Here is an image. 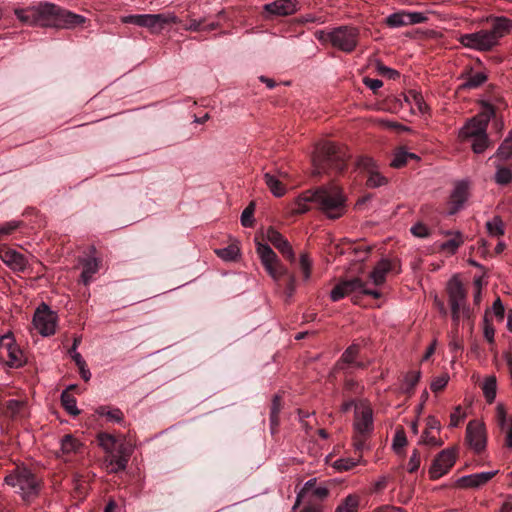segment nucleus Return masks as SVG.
Returning <instances> with one entry per match:
<instances>
[{
	"instance_id": "9b49d317",
	"label": "nucleus",
	"mask_w": 512,
	"mask_h": 512,
	"mask_svg": "<svg viewBox=\"0 0 512 512\" xmlns=\"http://www.w3.org/2000/svg\"><path fill=\"white\" fill-rule=\"evenodd\" d=\"M0 361L11 368H19L26 363L25 356L12 334L0 337Z\"/></svg>"
},
{
	"instance_id": "f03ea898",
	"label": "nucleus",
	"mask_w": 512,
	"mask_h": 512,
	"mask_svg": "<svg viewBox=\"0 0 512 512\" xmlns=\"http://www.w3.org/2000/svg\"><path fill=\"white\" fill-rule=\"evenodd\" d=\"M512 30V20L506 17L491 19L490 29H482L474 33L463 34L459 42L467 48L478 51H490L498 45L499 40Z\"/></svg>"
},
{
	"instance_id": "de8ad7c7",
	"label": "nucleus",
	"mask_w": 512,
	"mask_h": 512,
	"mask_svg": "<svg viewBox=\"0 0 512 512\" xmlns=\"http://www.w3.org/2000/svg\"><path fill=\"white\" fill-rule=\"evenodd\" d=\"M25 404L26 403L22 400L11 399L6 403V413L10 417H16L25 407Z\"/></svg>"
},
{
	"instance_id": "f704fd0d",
	"label": "nucleus",
	"mask_w": 512,
	"mask_h": 512,
	"mask_svg": "<svg viewBox=\"0 0 512 512\" xmlns=\"http://www.w3.org/2000/svg\"><path fill=\"white\" fill-rule=\"evenodd\" d=\"M61 404L70 415L77 416L80 414V410L77 408V401L75 397L68 392V390L62 392Z\"/></svg>"
},
{
	"instance_id": "f3484780",
	"label": "nucleus",
	"mask_w": 512,
	"mask_h": 512,
	"mask_svg": "<svg viewBox=\"0 0 512 512\" xmlns=\"http://www.w3.org/2000/svg\"><path fill=\"white\" fill-rule=\"evenodd\" d=\"M364 286H366V283L358 277L342 280L332 289L330 298L332 301L336 302L351 293H362Z\"/></svg>"
},
{
	"instance_id": "72a5a7b5",
	"label": "nucleus",
	"mask_w": 512,
	"mask_h": 512,
	"mask_svg": "<svg viewBox=\"0 0 512 512\" xmlns=\"http://www.w3.org/2000/svg\"><path fill=\"white\" fill-rule=\"evenodd\" d=\"M359 502V496L350 494L337 506L335 512H358Z\"/></svg>"
},
{
	"instance_id": "0e129e2a",
	"label": "nucleus",
	"mask_w": 512,
	"mask_h": 512,
	"mask_svg": "<svg viewBox=\"0 0 512 512\" xmlns=\"http://www.w3.org/2000/svg\"><path fill=\"white\" fill-rule=\"evenodd\" d=\"M377 71L383 75V76H386L387 78L389 79H396L399 77V72L390 68V67H387L383 64H378L377 65Z\"/></svg>"
},
{
	"instance_id": "58836bf2",
	"label": "nucleus",
	"mask_w": 512,
	"mask_h": 512,
	"mask_svg": "<svg viewBox=\"0 0 512 512\" xmlns=\"http://www.w3.org/2000/svg\"><path fill=\"white\" fill-rule=\"evenodd\" d=\"M512 156V130L509 132L508 136L499 146L496 152V157L500 158L503 161H507Z\"/></svg>"
},
{
	"instance_id": "aec40b11",
	"label": "nucleus",
	"mask_w": 512,
	"mask_h": 512,
	"mask_svg": "<svg viewBox=\"0 0 512 512\" xmlns=\"http://www.w3.org/2000/svg\"><path fill=\"white\" fill-rule=\"evenodd\" d=\"M266 12L276 16H288L298 9L297 0H275L264 6Z\"/></svg>"
},
{
	"instance_id": "1a4fd4ad",
	"label": "nucleus",
	"mask_w": 512,
	"mask_h": 512,
	"mask_svg": "<svg viewBox=\"0 0 512 512\" xmlns=\"http://www.w3.org/2000/svg\"><path fill=\"white\" fill-rule=\"evenodd\" d=\"M359 29L353 26H339L330 31V44L345 53L355 50L359 42Z\"/></svg>"
},
{
	"instance_id": "09e8293b",
	"label": "nucleus",
	"mask_w": 512,
	"mask_h": 512,
	"mask_svg": "<svg viewBox=\"0 0 512 512\" xmlns=\"http://www.w3.org/2000/svg\"><path fill=\"white\" fill-rule=\"evenodd\" d=\"M312 262L307 253H302L299 259V268L303 275V279L306 281L311 276Z\"/></svg>"
},
{
	"instance_id": "a18cd8bd",
	"label": "nucleus",
	"mask_w": 512,
	"mask_h": 512,
	"mask_svg": "<svg viewBox=\"0 0 512 512\" xmlns=\"http://www.w3.org/2000/svg\"><path fill=\"white\" fill-rule=\"evenodd\" d=\"M362 456L359 455L357 459L354 458H340L334 462V468L338 471H348L354 468L361 460Z\"/></svg>"
},
{
	"instance_id": "e433bc0d",
	"label": "nucleus",
	"mask_w": 512,
	"mask_h": 512,
	"mask_svg": "<svg viewBox=\"0 0 512 512\" xmlns=\"http://www.w3.org/2000/svg\"><path fill=\"white\" fill-rule=\"evenodd\" d=\"M494 180L498 185L504 186L512 182V171L508 167L497 165Z\"/></svg>"
},
{
	"instance_id": "4be33fe9",
	"label": "nucleus",
	"mask_w": 512,
	"mask_h": 512,
	"mask_svg": "<svg viewBox=\"0 0 512 512\" xmlns=\"http://www.w3.org/2000/svg\"><path fill=\"white\" fill-rule=\"evenodd\" d=\"M447 293L450 305H464L466 293L462 283L457 277H453L447 284Z\"/></svg>"
},
{
	"instance_id": "a19ab883",
	"label": "nucleus",
	"mask_w": 512,
	"mask_h": 512,
	"mask_svg": "<svg viewBox=\"0 0 512 512\" xmlns=\"http://www.w3.org/2000/svg\"><path fill=\"white\" fill-rule=\"evenodd\" d=\"M81 447V444L72 435H65L61 440V450L63 453L77 452Z\"/></svg>"
},
{
	"instance_id": "4c0bfd02",
	"label": "nucleus",
	"mask_w": 512,
	"mask_h": 512,
	"mask_svg": "<svg viewBox=\"0 0 512 512\" xmlns=\"http://www.w3.org/2000/svg\"><path fill=\"white\" fill-rule=\"evenodd\" d=\"M406 17V11L395 12L385 18V24L390 28L407 26Z\"/></svg>"
},
{
	"instance_id": "13d9d810",
	"label": "nucleus",
	"mask_w": 512,
	"mask_h": 512,
	"mask_svg": "<svg viewBox=\"0 0 512 512\" xmlns=\"http://www.w3.org/2000/svg\"><path fill=\"white\" fill-rule=\"evenodd\" d=\"M496 416L498 424L502 430H505L508 426L509 419L506 414V410L502 404H498L496 408Z\"/></svg>"
},
{
	"instance_id": "680f3d73",
	"label": "nucleus",
	"mask_w": 512,
	"mask_h": 512,
	"mask_svg": "<svg viewBox=\"0 0 512 512\" xmlns=\"http://www.w3.org/2000/svg\"><path fill=\"white\" fill-rule=\"evenodd\" d=\"M411 233L418 238H425L429 236V229L422 223L413 225L410 229Z\"/></svg>"
},
{
	"instance_id": "8fccbe9b",
	"label": "nucleus",
	"mask_w": 512,
	"mask_h": 512,
	"mask_svg": "<svg viewBox=\"0 0 512 512\" xmlns=\"http://www.w3.org/2000/svg\"><path fill=\"white\" fill-rule=\"evenodd\" d=\"M255 211V203L251 202L241 214V224L244 227H252L254 225L253 214Z\"/></svg>"
},
{
	"instance_id": "423d86ee",
	"label": "nucleus",
	"mask_w": 512,
	"mask_h": 512,
	"mask_svg": "<svg viewBox=\"0 0 512 512\" xmlns=\"http://www.w3.org/2000/svg\"><path fill=\"white\" fill-rule=\"evenodd\" d=\"M353 428V446L356 451L362 452L366 448V441L374 429L373 411L364 402L356 405Z\"/></svg>"
},
{
	"instance_id": "ea45409f",
	"label": "nucleus",
	"mask_w": 512,
	"mask_h": 512,
	"mask_svg": "<svg viewBox=\"0 0 512 512\" xmlns=\"http://www.w3.org/2000/svg\"><path fill=\"white\" fill-rule=\"evenodd\" d=\"M311 192L312 190H308L297 198L293 209L295 213L303 214L309 210V203H313V198L308 196Z\"/></svg>"
},
{
	"instance_id": "c756f323",
	"label": "nucleus",
	"mask_w": 512,
	"mask_h": 512,
	"mask_svg": "<svg viewBox=\"0 0 512 512\" xmlns=\"http://www.w3.org/2000/svg\"><path fill=\"white\" fill-rule=\"evenodd\" d=\"M409 159L418 160L419 157L414 153L407 152L401 147L396 150L390 165L394 168H401L407 164Z\"/></svg>"
},
{
	"instance_id": "6e6d98bb",
	"label": "nucleus",
	"mask_w": 512,
	"mask_h": 512,
	"mask_svg": "<svg viewBox=\"0 0 512 512\" xmlns=\"http://www.w3.org/2000/svg\"><path fill=\"white\" fill-rule=\"evenodd\" d=\"M407 26L424 23L428 20L427 15L422 12H407L406 11Z\"/></svg>"
},
{
	"instance_id": "69168bd1",
	"label": "nucleus",
	"mask_w": 512,
	"mask_h": 512,
	"mask_svg": "<svg viewBox=\"0 0 512 512\" xmlns=\"http://www.w3.org/2000/svg\"><path fill=\"white\" fill-rule=\"evenodd\" d=\"M407 444V438L404 431H397L393 439V448L397 451Z\"/></svg>"
},
{
	"instance_id": "39448f33",
	"label": "nucleus",
	"mask_w": 512,
	"mask_h": 512,
	"mask_svg": "<svg viewBox=\"0 0 512 512\" xmlns=\"http://www.w3.org/2000/svg\"><path fill=\"white\" fill-rule=\"evenodd\" d=\"M256 251L260 258L261 264L269 276L276 282L282 277H287L285 293L287 297H292L296 289L295 275L290 273L288 269L281 263L277 254L272 248L266 244L256 241Z\"/></svg>"
},
{
	"instance_id": "37998d69",
	"label": "nucleus",
	"mask_w": 512,
	"mask_h": 512,
	"mask_svg": "<svg viewBox=\"0 0 512 512\" xmlns=\"http://www.w3.org/2000/svg\"><path fill=\"white\" fill-rule=\"evenodd\" d=\"M215 253L225 261H233L239 254V248L236 245H229L225 248L216 249Z\"/></svg>"
},
{
	"instance_id": "3c124183",
	"label": "nucleus",
	"mask_w": 512,
	"mask_h": 512,
	"mask_svg": "<svg viewBox=\"0 0 512 512\" xmlns=\"http://www.w3.org/2000/svg\"><path fill=\"white\" fill-rule=\"evenodd\" d=\"M472 139V150L474 151V153H482L488 147L489 140L487 134L480 135L479 137H475Z\"/></svg>"
},
{
	"instance_id": "bf43d9fd",
	"label": "nucleus",
	"mask_w": 512,
	"mask_h": 512,
	"mask_svg": "<svg viewBox=\"0 0 512 512\" xmlns=\"http://www.w3.org/2000/svg\"><path fill=\"white\" fill-rule=\"evenodd\" d=\"M419 443L429 445V446H441L442 445V442L436 439V437L432 434V431H428V430H424Z\"/></svg>"
},
{
	"instance_id": "774afa93",
	"label": "nucleus",
	"mask_w": 512,
	"mask_h": 512,
	"mask_svg": "<svg viewBox=\"0 0 512 512\" xmlns=\"http://www.w3.org/2000/svg\"><path fill=\"white\" fill-rule=\"evenodd\" d=\"M301 22L323 24L326 22V17L324 15L306 14L301 17Z\"/></svg>"
},
{
	"instance_id": "c9c22d12",
	"label": "nucleus",
	"mask_w": 512,
	"mask_h": 512,
	"mask_svg": "<svg viewBox=\"0 0 512 512\" xmlns=\"http://www.w3.org/2000/svg\"><path fill=\"white\" fill-rule=\"evenodd\" d=\"M96 413L100 416H105L111 422L120 423L123 421V413L119 408L100 406L97 408Z\"/></svg>"
},
{
	"instance_id": "2eb2a0df",
	"label": "nucleus",
	"mask_w": 512,
	"mask_h": 512,
	"mask_svg": "<svg viewBox=\"0 0 512 512\" xmlns=\"http://www.w3.org/2000/svg\"><path fill=\"white\" fill-rule=\"evenodd\" d=\"M466 440L476 453H481L486 447L484 425L477 421H470L466 428Z\"/></svg>"
},
{
	"instance_id": "9d476101",
	"label": "nucleus",
	"mask_w": 512,
	"mask_h": 512,
	"mask_svg": "<svg viewBox=\"0 0 512 512\" xmlns=\"http://www.w3.org/2000/svg\"><path fill=\"white\" fill-rule=\"evenodd\" d=\"M495 115V109L491 104L486 103L484 110L471 118L459 132V137L463 140L468 138L479 137L487 134V126L490 119Z\"/></svg>"
},
{
	"instance_id": "7c9ffc66",
	"label": "nucleus",
	"mask_w": 512,
	"mask_h": 512,
	"mask_svg": "<svg viewBox=\"0 0 512 512\" xmlns=\"http://www.w3.org/2000/svg\"><path fill=\"white\" fill-rule=\"evenodd\" d=\"M72 482L74 485V492L76 497L79 499L85 497L88 491V480L86 477L79 472H75L72 476Z\"/></svg>"
},
{
	"instance_id": "4d7b16f0",
	"label": "nucleus",
	"mask_w": 512,
	"mask_h": 512,
	"mask_svg": "<svg viewBox=\"0 0 512 512\" xmlns=\"http://www.w3.org/2000/svg\"><path fill=\"white\" fill-rule=\"evenodd\" d=\"M74 362L76 363V365L78 366V368L80 370L82 379L85 381H88L91 377V373H90L89 369L86 368V362L82 358L81 354H76L74 356Z\"/></svg>"
},
{
	"instance_id": "412c9836",
	"label": "nucleus",
	"mask_w": 512,
	"mask_h": 512,
	"mask_svg": "<svg viewBox=\"0 0 512 512\" xmlns=\"http://www.w3.org/2000/svg\"><path fill=\"white\" fill-rule=\"evenodd\" d=\"M468 183L466 181L458 182L450 196V214H455L458 212L463 204L468 199Z\"/></svg>"
},
{
	"instance_id": "a211bd4d",
	"label": "nucleus",
	"mask_w": 512,
	"mask_h": 512,
	"mask_svg": "<svg viewBox=\"0 0 512 512\" xmlns=\"http://www.w3.org/2000/svg\"><path fill=\"white\" fill-rule=\"evenodd\" d=\"M0 259L14 272H24L28 265L23 254L6 245H0Z\"/></svg>"
},
{
	"instance_id": "a878e982",
	"label": "nucleus",
	"mask_w": 512,
	"mask_h": 512,
	"mask_svg": "<svg viewBox=\"0 0 512 512\" xmlns=\"http://www.w3.org/2000/svg\"><path fill=\"white\" fill-rule=\"evenodd\" d=\"M488 79V76L484 72H476L469 74L465 81L460 85V89H475L483 85Z\"/></svg>"
},
{
	"instance_id": "c03bdc74",
	"label": "nucleus",
	"mask_w": 512,
	"mask_h": 512,
	"mask_svg": "<svg viewBox=\"0 0 512 512\" xmlns=\"http://www.w3.org/2000/svg\"><path fill=\"white\" fill-rule=\"evenodd\" d=\"M486 228L491 236H501L504 234V224L500 217L495 216L486 223Z\"/></svg>"
},
{
	"instance_id": "79ce46f5",
	"label": "nucleus",
	"mask_w": 512,
	"mask_h": 512,
	"mask_svg": "<svg viewBox=\"0 0 512 512\" xmlns=\"http://www.w3.org/2000/svg\"><path fill=\"white\" fill-rule=\"evenodd\" d=\"M463 244L462 234L457 232L455 236L441 244V249L454 254L457 249Z\"/></svg>"
},
{
	"instance_id": "f8f14e48",
	"label": "nucleus",
	"mask_w": 512,
	"mask_h": 512,
	"mask_svg": "<svg viewBox=\"0 0 512 512\" xmlns=\"http://www.w3.org/2000/svg\"><path fill=\"white\" fill-rule=\"evenodd\" d=\"M57 315L42 303L35 311L33 325L42 336H51L56 331Z\"/></svg>"
},
{
	"instance_id": "5fc2aeb1",
	"label": "nucleus",
	"mask_w": 512,
	"mask_h": 512,
	"mask_svg": "<svg viewBox=\"0 0 512 512\" xmlns=\"http://www.w3.org/2000/svg\"><path fill=\"white\" fill-rule=\"evenodd\" d=\"M21 222L13 220L0 225V240L12 234L20 226Z\"/></svg>"
},
{
	"instance_id": "7ed1b4c3",
	"label": "nucleus",
	"mask_w": 512,
	"mask_h": 512,
	"mask_svg": "<svg viewBox=\"0 0 512 512\" xmlns=\"http://www.w3.org/2000/svg\"><path fill=\"white\" fill-rule=\"evenodd\" d=\"M348 152L345 146L330 141L317 144L313 157V173L321 175L330 171L342 172L347 165Z\"/></svg>"
},
{
	"instance_id": "6ab92c4d",
	"label": "nucleus",
	"mask_w": 512,
	"mask_h": 512,
	"mask_svg": "<svg viewBox=\"0 0 512 512\" xmlns=\"http://www.w3.org/2000/svg\"><path fill=\"white\" fill-rule=\"evenodd\" d=\"M497 473L498 470H494L466 475L459 478L456 483L461 488H479L488 483Z\"/></svg>"
},
{
	"instance_id": "f257e3e1",
	"label": "nucleus",
	"mask_w": 512,
	"mask_h": 512,
	"mask_svg": "<svg viewBox=\"0 0 512 512\" xmlns=\"http://www.w3.org/2000/svg\"><path fill=\"white\" fill-rule=\"evenodd\" d=\"M15 15L21 23L29 26L71 29L86 22L84 16L49 2L15 9Z\"/></svg>"
},
{
	"instance_id": "cd10ccee",
	"label": "nucleus",
	"mask_w": 512,
	"mask_h": 512,
	"mask_svg": "<svg viewBox=\"0 0 512 512\" xmlns=\"http://www.w3.org/2000/svg\"><path fill=\"white\" fill-rule=\"evenodd\" d=\"M360 351V347L358 344L350 345L341 355L340 360L337 362V367L339 369H345L344 365H351L356 360Z\"/></svg>"
},
{
	"instance_id": "e2e57ef3",
	"label": "nucleus",
	"mask_w": 512,
	"mask_h": 512,
	"mask_svg": "<svg viewBox=\"0 0 512 512\" xmlns=\"http://www.w3.org/2000/svg\"><path fill=\"white\" fill-rule=\"evenodd\" d=\"M483 333L485 339L490 343L494 344L495 329L493 325L488 321L487 317L484 318Z\"/></svg>"
},
{
	"instance_id": "6e6552de",
	"label": "nucleus",
	"mask_w": 512,
	"mask_h": 512,
	"mask_svg": "<svg viewBox=\"0 0 512 512\" xmlns=\"http://www.w3.org/2000/svg\"><path fill=\"white\" fill-rule=\"evenodd\" d=\"M7 485L13 487L24 499L37 495L39 481L35 475L26 468H18L5 477Z\"/></svg>"
},
{
	"instance_id": "ddd939ff",
	"label": "nucleus",
	"mask_w": 512,
	"mask_h": 512,
	"mask_svg": "<svg viewBox=\"0 0 512 512\" xmlns=\"http://www.w3.org/2000/svg\"><path fill=\"white\" fill-rule=\"evenodd\" d=\"M456 452L454 449L442 450L433 460L429 469V476L432 480H437L445 475L455 464Z\"/></svg>"
},
{
	"instance_id": "864d4df0",
	"label": "nucleus",
	"mask_w": 512,
	"mask_h": 512,
	"mask_svg": "<svg viewBox=\"0 0 512 512\" xmlns=\"http://www.w3.org/2000/svg\"><path fill=\"white\" fill-rule=\"evenodd\" d=\"M315 484H316V478H312L310 480H308L303 488L301 489V491L297 494V497H296V501H295V504L293 506V509H296L300 503H301V500L302 498L307 494V493H310L315 487Z\"/></svg>"
},
{
	"instance_id": "338daca9",
	"label": "nucleus",
	"mask_w": 512,
	"mask_h": 512,
	"mask_svg": "<svg viewBox=\"0 0 512 512\" xmlns=\"http://www.w3.org/2000/svg\"><path fill=\"white\" fill-rule=\"evenodd\" d=\"M409 97L412 98L413 103L417 107L419 112L423 113L426 111L427 105H426L423 97L420 94H418L416 92H411Z\"/></svg>"
},
{
	"instance_id": "20e7f679",
	"label": "nucleus",
	"mask_w": 512,
	"mask_h": 512,
	"mask_svg": "<svg viewBox=\"0 0 512 512\" xmlns=\"http://www.w3.org/2000/svg\"><path fill=\"white\" fill-rule=\"evenodd\" d=\"M308 196L313 198V204L330 219H338L346 211L345 196L334 183L320 186Z\"/></svg>"
},
{
	"instance_id": "4468645a",
	"label": "nucleus",
	"mask_w": 512,
	"mask_h": 512,
	"mask_svg": "<svg viewBox=\"0 0 512 512\" xmlns=\"http://www.w3.org/2000/svg\"><path fill=\"white\" fill-rule=\"evenodd\" d=\"M357 167L368 173L367 186L377 188L387 184V178L379 172V167L373 158L361 156L357 160Z\"/></svg>"
},
{
	"instance_id": "473e14b6",
	"label": "nucleus",
	"mask_w": 512,
	"mask_h": 512,
	"mask_svg": "<svg viewBox=\"0 0 512 512\" xmlns=\"http://www.w3.org/2000/svg\"><path fill=\"white\" fill-rule=\"evenodd\" d=\"M421 377L420 371H409L405 377L401 386V390L405 394H412L415 386L419 382Z\"/></svg>"
},
{
	"instance_id": "5701e85b",
	"label": "nucleus",
	"mask_w": 512,
	"mask_h": 512,
	"mask_svg": "<svg viewBox=\"0 0 512 512\" xmlns=\"http://www.w3.org/2000/svg\"><path fill=\"white\" fill-rule=\"evenodd\" d=\"M83 267L81 273V281L84 285H88L93 276L99 271L100 260L95 257H87L80 260Z\"/></svg>"
},
{
	"instance_id": "2f4dec72",
	"label": "nucleus",
	"mask_w": 512,
	"mask_h": 512,
	"mask_svg": "<svg viewBox=\"0 0 512 512\" xmlns=\"http://www.w3.org/2000/svg\"><path fill=\"white\" fill-rule=\"evenodd\" d=\"M482 391L486 401L491 404L496 398L497 380L495 376H489L484 380Z\"/></svg>"
},
{
	"instance_id": "bb28decb",
	"label": "nucleus",
	"mask_w": 512,
	"mask_h": 512,
	"mask_svg": "<svg viewBox=\"0 0 512 512\" xmlns=\"http://www.w3.org/2000/svg\"><path fill=\"white\" fill-rule=\"evenodd\" d=\"M282 408L281 397L279 395H275L272 399L271 407H270V427L272 434L275 433L278 425H279V413Z\"/></svg>"
},
{
	"instance_id": "603ef678",
	"label": "nucleus",
	"mask_w": 512,
	"mask_h": 512,
	"mask_svg": "<svg viewBox=\"0 0 512 512\" xmlns=\"http://www.w3.org/2000/svg\"><path fill=\"white\" fill-rule=\"evenodd\" d=\"M448 381L449 375L447 373H443L432 380L430 388L434 393H438L446 387Z\"/></svg>"
},
{
	"instance_id": "b1692460",
	"label": "nucleus",
	"mask_w": 512,
	"mask_h": 512,
	"mask_svg": "<svg viewBox=\"0 0 512 512\" xmlns=\"http://www.w3.org/2000/svg\"><path fill=\"white\" fill-rule=\"evenodd\" d=\"M391 262L387 259L379 261L372 272L370 278L376 286L382 285L386 280L387 273L391 270Z\"/></svg>"
},
{
	"instance_id": "dca6fc26",
	"label": "nucleus",
	"mask_w": 512,
	"mask_h": 512,
	"mask_svg": "<svg viewBox=\"0 0 512 512\" xmlns=\"http://www.w3.org/2000/svg\"><path fill=\"white\" fill-rule=\"evenodd\" d=\"M264 237L283 255V257L290 262H295L296 258L292 246L280 232L273 227H269Z\"/></svg>"
},
{
	"instance_id": "052dcab7",
	"label": "nucleus",
	"mask_w": 512,
	"mask_h": 512,
	"mask_svg": "<svg viewBox=\"0 0 512 512\" xmlns=\"http://www.w3.org/2000/svg\"><path fill=\"white\" fill-rule=\"evenodd\" d=\"M420 466V453L418 450H414L410 456L407 470L409 473H414Z\"/></svg>"
},
{
	"instance_id": "c85d7f7f",
	"label": "nucleus",
	"mask_w": 512,
	"mask_h": 512,
	"mask_svg": "<svg viewBox=\"0 0 512 512\" xmlns=\"http://www.w3.org/2000/svg\"><path fill=\"white\" fill-rule=\"evenodd\" d=\"M98 443L99 446L109 455L114 454L116 449L118 439L109 433H99L98 434Z\"/></svg>"
},
{
	"instance_id": "49530a36",
	"label": "nucleus",
	"mask_w": 512,
	"mask_h": 512,
	"mask_svg": "<svg viewBox=\"0 0 512 512\" xmlns=\"http://www.w3.org/2000/svg\"><path fill=\"white\" fill-rule=\"evenodd\" d=\"M128 461L129 460H127V457L125 455L117 456V455L111 454L110 460H109V465L112 466V468L110 471L113 473H117L119 471L125 470L127 467Z\"/></svg>"
},
{
	"instance_id": "393cba45",
	"label": "nucleus",
	"mask_w": 512,
	"mask_h": 512,
	"mask_svg": "<svg viewBox=\"0 0 512 512\" xmlns=\"http://www.w3.org/2000/svg\"><path fill=\"white\" fill-rule=\"evenodd\" d=\"M264 182L275 197H282L286 193L285 185L279 177L267 172L263 176Z\"/></svg>"
},
{
	"instance_id": "0eeeda50",
	"label": "nucleus",
	"mask_w": 512,
	"mask_h": 512,
	"mask_svg": "<svg viewBox=\"0 0 512 512\" xmlns=\"http://www.w3.org/2000/svg\"><path fill=\"white\" fill-rule=\"evenodd\" d=\"M121 22L148 28L152 33H160L167 25L180 23L171 12L159 14H136L121 17Z\"/></svg>"
}]
</instances>
